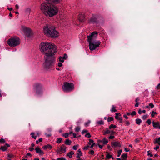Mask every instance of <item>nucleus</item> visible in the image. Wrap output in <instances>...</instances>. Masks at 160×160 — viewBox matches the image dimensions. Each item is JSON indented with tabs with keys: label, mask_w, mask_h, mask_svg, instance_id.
I'll list each match as a JSON object with an SVG mask.
<instances>
[{
	"label": "nucleus",
	"mask_w": 160,
	"mask_h": 160,
	"mask_svg": "<svg viewBox=\"0 0 160 160\" xmlns=\"http://www.w3.org/2000/svg\"><path fill=\"white\" fill-rule=\"evenodd\" d=\"M40 47V51L45 55L44 57V68L47 70L52 68L55 61L54 55L58 51L56 46L53 43L45 42H41Z\"/></svg>",
	"instance_id": "obj_1"
},
{
	"label": "nucleus",
	"mask_w": 160,
	"mask_h": 160,
	"mask_svg": "<svg viewBox=\"0 0 160 160\" xmlns=\"http://www.w3.org/2000/svg\"><path fill=\"white\" fill-rule=\"evenodd\" d=\"M47 3H43L41 5L40 9L46 16L52 17L56 15L58 12V7L54 5L60 3L62 0H46Z\"/></svg>",
	"instance_id": "obj_2"
},
{
	"label": "nucleus",
	"mask_w": 160,
	"mask_h": 160,
	"mask_svg": "<svg viewBox=\"0 0 160 160\" xmlns=\"http://www.w3.org/2000/svg\"><path fill=\"white\" fill-rule=\"evenodd\" d=\"M98 32L96 31L92 32L90 36H88V41L89 43V49L93 51L98 47L101 42L99 41L94 42L93 41L94 38H96L98 35Z\"/></svg>",
	"instance_id": "obj_3"
},
{
	"label": "nucleus",
	"mask_w": 160,
	"mask_h": 160,
	"mask_svg": "<svg viewBox=\"0 0 160 160\" xmlns=\"http://www.w3.org/2000/svg\"><path fill=\"white\" fill-rule=\"evenodd\" d=\"M43 32L46 36L52 38H56L58 36V32L55 30V27L51 25H46L43 28Z\"/></svg>",
	"instance_id": "obj_4"
},
{
	"label": "nucleus",
	"mask_w": 160,
	"mask_h": 160,
	"mask_svg": "<svg viewBox=\"0 0 160 160\" xmlns=\"http://www.w3.org/2000/svg\"><path fill=\"white\" fill-rule=\"evenodd\" d=\"M20 39L17 37L12 38L8 41V44L11 47H15L20 44Z\"/></svg>",
	"instance_id": "obj_5"
},
{
	"label": "nucleus",
	"mask_w": 160,
	"mask_h": 160,
	"mask_svg": "<svg viewBox=\"0 0 160 160\" xmlns=\"http://www.w3.org/2000/svg\"><path fill=\"white\" fill-rule=\"evenodd\" d=\"M63 90L66 92H68L72 91L74 89V84L72 83L65 82L62 86Z\"/></svg>",
	"instance_id": "obj_6"
},
{
	"label": "nucleus",
	"mask_w": 160,
	"mask_h": 160,
	"mask_svg": "<svg viewBox=\"0 0 160 160\" xmlns=\"http://www.w3.org/2000/svg\"><path fill=\"white\" fill-rule=\"evenodd\" d=\"M22 30L25 33V36L30 38L32 35V33L30 28L27 27L22 26Z\"/></svg>",
	"instance_id": "obj_7"
},
{
	"label": "nucleus",
	"mask_w": 160,
	"mask_h": 160,
	"mask_svg": "<svg viewBox=\"0 0 160 160\" xmlns=\"http://www.w3.org/2000/svg\"><path fill=\"white\" fill-rule=\"evenodd\" d=\"M36 92L37 94H40L42 92V86L39 83H36L34 85Z\"/></svg>",
	"instance_id": "obj_8"
},
{
	"label": "nucleus",
	"mask_w": 160,
	"mask_h": 160,
	"mask_svg": "<svg viewBox=\"0 0 160 160\" xmlns=\"http://www.w3.org/2000/svg\"><path fill=\"white\" fill-rule=\"evenodd\" d=\"M97 15L96 14L93 15L92 17L90 18L88 21L89 23H95L97 22Z\"/></svg>",
	"instance_id": "obj_9"
},
{
	"label": "nucleus",
	"mask_w": 160,
	"mask_h": 160,
	"mask_svg": "<svg viewBox=\"0 0 160 160\" xmlns=\"http://www.w3.org/2000/svg\"><path fill=\"white\" fill-rule=\"evenodd\" d=\"M78 18L81 22H84L85 21V16L84 14L81 13L78 15Z\"/></svg>",
	"instance_id": "obj_10"
},
{
	"label": "nucleus",
	"mask_w": 160,
	"mask_h": 160,
	"mask_svg": "<svg viewBox=\"0 0 160 160\" xmlns=\"http://www.w3.org/2000/svg\"><path fill=\"white\" fill-rule=\"evenodd\" d=\"M66 148L67 147L64 144L62 145L59 148L60 151H61L60 154L65 152Z\"/></svg>",
	"instance_id": "obj_11"
},
{
	"label": "nucleus",
	"mask_w": 160,
	"mask_h": 160,
	"mask_svg": "<svg viewBox=\"0 0 160 160\" xmlns=\"http://www.w3.org/2000/svg\"><path fill=\"white\" fill-rule=\"evenodd\" d=\"M153 126L155 129L158 128L160 129V125L158 122H152Z\"/></svg>",
	"instance_id": "obj_12"
},
{
	"label": "nucleus",
	"mask_w": 160,
	"mask_h": 160,
	"mask_svg": "<svg viewBox=\"0 0 160 160\" xmlns=\"http://www.w3.org/2000/svg\"><path fill=\"white\" fill-rule=\"evenodd\" d=\"M112 146L113 148H115L120 146V144L118 142H112Z\"/></svg>",
	"instance_id": "obj_13"
},
{
	"label": "nucleus",
	"mask_w": 160,
	"mask_h": 160,
	"mask_svg": "<svg viewBox=\"0 0 160 160\" xmlns=\"http://www.w3.org/2000/svg\"><path fill=\"white\" fill-rule=\"evenodd\" d=\"M35 150H36V152L37 153L42 154H44L43 151L42 150H41L40 148L38 147H37L35 148Z\"/></svg>",
	"instance_id": "obj_14"
},
{
	"label": "nucleus",
	"mask_w": 160,
	"mask_h": 160,
	"mask_svg": "<svg viewBox=\"0 0 160 160\" xmlns=\"http://www.w3.org/2000/svg\"><path fill=\"white\" fill-rule=\"evenodd\" d=\"M42 148L45 150H47L48 149H51L52 148V147L51 145H48L42 147Z\"/></svg>",
	"instance_id": "obj_15"
},
{
	"label": "nucleus",
	"mask_w": 160,
	"mask_h": 160,
	"mask_svg": "<svg viewBox=\"0 0 160 160\" xmlns=\"http://www.w3.org/2000/svg\"><path fill=\"white\" fill-rule=\"evenodd\" d=\"M127 153H124L122 155L121 158H122V160H126L127 158Z\"/></svg>",
	"instance_id": "obj_16"
},
{
	"label": "nucleus",
	"mask_w": 160,
	"mask_h": 160,
	"mask_svg": "<svg viewBox=\"0 0 160 160\" xmlns=\"http://www.w3.org/2000/svg\"><path fill=\"white\" fill-rule=\"evenodd\" d=\"M72 143V141L68 139H66L65 142V144L67 145H70Z\"/></svg>",
	"instance_id": "obj_17"
},
{
	"label": "nucleus",
	"mask_w": 160,
	"mask_h": 160,
	"mask_svg": "<svg viewBox=\"0 0 160 160\" xmlns=\"http://www.w3.org/2000/svg\"><path fill=\"white\" fill-rule=\"evenodd\" d=\"M7 149V147H6L5 145L3 146H1L0 148V150H2L3 151H6Z\"/></svg>",
	"instance_id": "obj_18"
},
{
	"label": "nucleus",
	"mask_w": 160,
	"mask_h": 160,
	"mask_svg": "<svg viewBox=\"0 0 160 160\" xmlns=\"http://www.w3.org/2000/svg\"><path fill=\"white\" fill-rule=\"evenodd\" d=\"M74 153L73 151H71L69 152L67 155V156H68L70 158H72V155L74 154Z\"/></svg>",
	"instance_id": "obj_19"
},
{
	"label": "nucleus",
	"mask_w": 160,
	"mask_h": 160,
	"mask_svg": "<svg viewBox=\"0 0 160 160\" xmlns=\"http://www.w3.org/2000/svg\"><path fill=\"white\" fill-rule=\"evenodd\" d=\"M110 133V131L108 130V128L105 129V131L103 132L104 135H106L107 134H109Z\"/></svg>",
	"instance_id": "obj_20"
},
{
	"label": "nucleus",
	"mask_w": 160,
	"mask_h": 160,
	"mask_svg": "<svg viewBox=\"0 0 160 160\" xmlns=\"http://www.w3.org/2000/svg\"><path fill=\"white\" fill-rule=\"evenodd\" d=\"M111 111L112 112H114L117 111V109L116 108V107L114 105L112 106V108Z\"/></svg>",
	"instance_id": "obj_21"
},
{
	"label": "nucleus",
	"mask_w": 160,
	"mask_h": 160,
	"mask_svg": "<svg viewBox=\"0 0 160 160\" xmlns=\"http://www.w3.org/2000/svg\"><path fill=\"white\" fill-rule=\"evenodd\" d=\"M142 122V120L141 119L137 118L136 120V123L138 125H139Z\"/></svg>",
	"instance_id": "obj_22"
},
{
	"label": "nucleus",
	"mask_w": 160,
	"mask_h": 160,
	"mask_svg": "<svg viewBox=\"0 0 160 160\" xmlns=\"http://www.w3.org/2000/svg\"><path fill=\"white\" fill-rule=\"evenodd\" d=\"M102 142L103 144H106L108 142V141L105 138H104L102 140Z\"/></svg>",
	"instance_id": "obj_23"
},
{
	"label": "nucleus",
	"mask_w": 160,
	"mask_h": 160,
	"mask_svg": "<svg viewBox=\"0 0 160 160\" xmlns=\"http://www.w3.org/2000/svg\"><path fill=\"white\" fill-rule=\"evenodd\" d=\"M62 142V139L61 138H58L56 142L58 143H60Z\"/></svg>",
	"instance_id": "obj_24"
},
{
	"label": "nucleus",
	"mask_w": 160,
	"mask_h": 160,
	"mask_svg": "<svg viewBox=\"0 0 160 160\" xmlns=\"http://www.w3.org/2000/svg\"><path fill=\"white\" fill-rule=\"evenodd\" d=\"M117 119L118 120L119 122L120 123H122V117H118Z\"/></svg>",
	"instance_id": "obj_25"
},
{
	"label": "nucleus",
	"mask_w": 160,
	"mask_h": 160,
	"mask_svg": "<svg viewBox=\"0 0 160 160\" xmlns=\"http://www.w3.org/2000/svg\"><path fill=\"white\" fill-rule=\"evenodd\" d=\"M31 134L32 135V138H34V139H36L37 138V136L36 135H35V133L33 132L31 133Z\"/></svg>",
	"instance_id": "obj_26"
},
{
	"label": "nucleus",
	"mask_w": 160,
	"mask_h": 160,
	"mask_svg": "<svg viewBox=\"0 0 160 160\" xmlns=\"http://www.w3.org/2000/svg\"><path fill=\"white\" fill-rule=\"evenodd\" d=\"M116 116H115V118L116 119H117L118 118V116H121V115L120 113L116 112L115 113Z\"/></svg>",
	"instance_id": "obj_27"
},
{
	"label": "nucleus",
	"mask_w": 160,
	"mask_h": 160,
	"mask_svg": "<svg viewBox=\"0 0 160 160\" xmlns=\"http://www.w3.org/2000/svg\"><path fill=\"white\" fill-rule=\"evenodd\" d=\"M65 138H68L69 136V133H65L62 135Z\"/></svg>",
	"instance_id": "obj_28"
},
{
	"label": "nucleus",
	"mask_w": 160,
	"mask_h": 160,
	"mask_svg": "<svg viewBox=\"0 0 160 160\" xmlns=\"http://www.w3.org/2000/svg\"><path fill=\"white\" fill-rule=\"evenodd\" d=\"M58 59L59 60V61L61 62H64V60H63V58H62V57L61 56H60L59 57Z\"/></svg>",
	"instance_id": "obj_29"
},
{
	"label": "nucleus",
	"mask_w": 160,
	"mask_h": 160,
	"mask_svg": "<svg viewBox=\"0 0 160 160\" xmlns=\"http://www.w3.org/2000/svg\"><path fill=\"white\" fill-rule=\"evenodd\" d=\"M146 112V111L145 110H143L142 111H141L140 109L138 111V113L139 114H141L142 112L143 113H145Z\"/></svg>",
	"instance_id": "obj_30"
},
{
	"label": "nucleus",
	"mask_w": 160,
	"mask_h": 160,
	"mask_svg": "<svg viewBox=\"0 0 160 160\" xmlns=\"http://www.w3.org/2000/svg\"><path fill=\"white\" fill-rule=\"evenodd\" d=\"M78 152L79 153L78 154H79V156H80V157L82 155V152L81 151L80 149H79L78 150Z\"/></svg>",
	"instance_id": "obj_31"
},
{
	"label": "nucleus",
	"mask_w": 160,
	"mask_h": 160,
	"mask_svg": "<svg viewBox=\"0 0 160 160\" xmlns=\"http://www.w3.org/2000/svg\"><path fill=\"white\" fill-rule=\"evenodd\" d=\"M157 114V113L156 112H155L154 111H152V112L151 116L152 117H153L155 115Z\"/></svg>",
	"instance_id": "obj_32"
},
{
	"label": "nucleus",
	"mask_w": 160,
	"mask_h": 160,
	"mask_svg": "<svg viewBox=\"0 0 160 160\" xmlns=\"http://www.w3.org/2000/svg\"><path fill=\"white\" fill-rule=\"evenodd\" d=\"M159 142H160V140L158 138L156 139L155 141L154 142V143H159Z\"/></svg>",
	"instance_id": "obj_33"
},
{
	"label": "nucleus",
	"mask_w": 160,
	"mask_h": 160,
	"mask_svg": "<svg viewBox=\"0 0 160 160\" xmlns=\"http://www.w3.org/2000/svg\"><path fill=\"white\" fill-rule=\"evenodd\" d=\"M80 130V128L79 127H76L75 128V130L76 132H79Z\"/></svg>",
	"instance_id": "obj_34"
},
{
	"label": "nucleus",
	"mask_w": 160,
	"mask_h": 160,
	"mask_svg": "<svg viewBox=\"0 0 160 160\" xmlns=\"http://www.w3.org/2000/svg\"><path fill=\"white\" fill-rule=\"evenodd\" d=\"M68 58V56L65 53L64 54L62 58L63 59H66Z\"/></svg>",
	"instance_id": "obj_35"
},
{
	"label": "nucleus",
	"mask_w": 160,
	"mask_h": 160,
	"mask_svg": "<svg viewBox=\"0 0 160 160\" xmlns=\"http://www.w3.org/2000/svg\"><path fill=\"white\" fill-rule=\"evenodd\" d=\"M148 117V115H144L142 117V118L143 120L146 119Z\"/></svg>",
	"instance_id": "obj_36"
},
{
	"label": "nucleus",
	"mask_w": 160,
	"mask_h": 160,
	"mask_svg": "<svg viewBox=\"0 0 160 160\" xmlns=\"http://www.w3.org/2000/svg\"><path fill=\"white\" fill-rule=\"evenodd\" d=\"M110 158V154L109 153L107 154L106 156L105 159H109Z\"/></svg>",
	"instance_id": "obj_37"
},
{
	"label": "nucleus",
	"mask_w": 160,
	"mask_h": 160,
	"mask_svg": "<svg viewBox=\"0 0 160 160\" xmlns=\"http://www.w3.org/2000/svg\"><path fill=\"white\" fill-rule=\"evenodd\" d=\"M88 136V138H89L91 137V136L90 135V134L89 132H87V134L85 135V136L86 137Z\"/></svg>",
	"instance_id": "obj_38"
},
{
	"label": "nucleus",
	"mask_w": 160,
	"mask_h": 160,
	"mask_svg": "<svg viewBox=\"0 0 160 160\" xmlns=\"http://www.w3.org/2000/svg\"><path fill=\"white\" fill-rule=\"evenodd\" d=\"M122 151V150H120L118 151V157H119L120 156Z\"/></svg>",
	"instance_id": "obj_39"
},
{
	"label": "nucleus",
	"mask_w": 160,
	"mask_h": 160,
	"mask_svg": "<svg viewBox=\"0 0 160 160\" xmlns=\"http://www.w3.org/2000/svg\"><path fill=\"white\" fill-rule=\"evenodd\" d=\"M28 156H30V157H32V155L31 153L28 152L27 153V155L25 157V158H27Z\"/></svg>",
	"instance_id": "obj_40"
},
{
	"label": "nucleus",
	"mask_w": 160,
	"mask_h": 160,
	"mask_svg": "<svg viewBox=\"0 0 160 160\" xmlns=\"http://www.w3.org/2000/svg\"><path fill=\"white\" fill-rule=\"evenodd\" d=\"M5 142V140L3 138H1L0 139V143H4Z\"/></svg>",
	"instance_id": "obj_41"
},
{
	"label": "nucleus",
	"mask_w": 160,
	"mask_h": 160,
	"mask_svg": "<svg viewBox=\"0 0 160 160\" xmlns=\"http://www.w3.org/2000/svg\"><path fill=\"white\" fill-rule=\"evenodd\" d=\"M57 160H66V159L63 157H61L58 158Z\"/></svg>",
	"instance_id": "obj_42"
},
{
	"label": "nucleus",
	"mask_w": 160,
	"mask_h": 160,
	"mask_svg": "<svg viewBox=\"0 0 160 160\" xmlns=\"http://www.w3.org/2000/svg\"><path fill=\"white\" fill-rule=\"evenodd\" d=\"M149 106H150V108H153L154 107V105L152 104V103H150L149 104Z\"/></svg>",
	"instance_id": "obj_43"
},
{
	"label": "nucleus",
	"mask_w": 160,
	"mask_h": 160,
	"mask_svg": "<svg viewBox=\"0 0 160 160\" xmlns=\"http://www.w3.org/2000/svg\"><path fill=\"white\" fill-rule=\"evenodd\" d=\"M98 123L100 125L103 124V122L102 120H101L98 121Z\"/></svg>",
	"instance_id": "obj_44"
},
{
	"label": "nucleus",
	"mask_w": 160,
	"mask_h": 160,
	"mask_svg": "<svg viewBox=\"0 0 160 160\" xmlns=\"http://www.w3.org/2000/svg\"><path fill=\"white\" fill-rule=\"evenodd\" d=\"M94 152L93 150H91L90 152H88L89 154H91L92 155L94 154Z\"/></svg>",
	"instance_id": "obj_45"
},
{
	"label": "nucleus",
	"mask_w": 160,
	"mask_h": 160,
	"mask_svg": "<svg viewBox=\"0 0 160 160\" xmlns=\"http://www.w3.org/2000/svg\"><path fill=\"white\" fill-rule=\"evenodd\" d=\"M117 127V126L116 125H114L113 124H111V128H115Z\"/></svg>",
	"instance_id": "obj_46"
},
{
	"label": "nucleus",
	"mask_w": 160,
	"mask_h": 160,
	"mask_svg": "<svg viewBox=\"0 0 160 160\" xmlns=\"http://www.w3.org/2000/svg\"><path fill=\"white\" fill-rule=\"evenodd\" d=\"M148 155L150 156V157H152L153 156L152 153L150 152L149 151H148Z\"/></svg>",
	"instance_id": "obj_47"
},
{
	"label": "nucleus",
	"mask_w": 160,
	"mask_h": 160,
	"mask_svg": "<svg viewBox=\"0 0 160 160\" xmlns=\"http://www.w3.org/2000/svg\"><path fill=\"white\" fill-rule=\"evenodd\" d=\"M147 122L148 123V124L149 125H150L151 123V121L150 119H148L147 120Z\"/></svg>",
	"instance_id": "obj_48"
},
{
	"label": "nucleus",
	"mask_w": 160,
	"mask_h": 160,
	"mask_svg": "<svg viewBox=\"0 0 160 160\" xmlns=\"http://www.w3.org/2000/svg\"><path fill=\"white\" fill-rule=\"evenodd\" d=\"M78 145H74L73 147V149L74 150H76L77 149V148L78 147Z\"/></svg>",
	"instance_id": "obj_49"
},
{
	"label": "nucleus",
	"mask_w": 160,
	"mask_h": 160,
	"mask_svg": "<svg viewBox=\"0 0 160 160\" xmlns=\"http://www.w3.org/2000/svg\"><path fill=\"white\" fill-rule=\"evenodd\" d=\"M77 157L78 158V159L76 160H82L80 157V156H79V154H77Z\"/></svg>",
	"instance_id": "obj_50"
},
{
	"label": "nucleus",
	"mask_w": 160,
	"mask_h": 160,
	"mask_svg": "<svg viewBox=\"0 0 160 160\" xmlns=\"http://www.w3.org/2000/svg\"><path fill=\"white\" fill-rule=\"evenodd\" d=\"M56 152H57V154H60L61 151H60V149L58 148V149H57Z\"/></svg>",
	"instance_id": "obj_51"
},
{
	"label": "nucleus",
	"mask_w": 160,
	"mask_h": 160,
	"mask_svg": "<svg viewBox=\"0 0 160 160\" xmlns=\"http://www.w3.org/2000/svg\"><path fill=\"white\" fill-rule=\"evenodd\" d=\"M87 132H88V131L87 130H83L82 132V134H83L84 133H87Z\"/></svg>",
	"instance_id": "obj_52"
},
{
	"label": "nucleus",
	"mask_w": 160,
	"mask_h": 160,
	"mask_svg": "<svg viewBox=\"0 0 160 160\" xmlns=\"http://www.w3.org/2000/svg\"><path fill=\"white\" fill-rule=\"evenodd\" d=\"M136 114V112L135 111H133L132 113H131V115L132 116H133L134 115H135Z\"/></svg>",
	"instance_id": "obj_53"
},
{
	"label": "nucleus",
	"mask_w": 160,
	"mask_h": 160,
	"mask_svg": "<svg viewBox=\"0 0 160 160\" xmlns=\"http://www.w3.org/2000/svg\"><path fill=\"white\" fill-rule=\"evenodd\" d=\"M156 88L158 89H160V83H159L158 86L156 87Z\"/></svg>",
	"instance_id": "obj_54"
},
{
	"label": "nucleus",
	"mask_w": 160,
	"mask_h": 160,
	"mask_svg": "<svg viewBox=\"0 0 160 160\" xmlns=\"http://www.w3.org/2000/svg\"><path fill=\"white\" fill-rule=\"evenodd\" d=\"M89 146H86L85 147L83 148V149L84 150H87L88 149V148L89 147Z\"/></svg>",
	"instance_id": "obj_55"
},
{
	"label": "nucleus",
	"mask_w": 160,
	"mask_h": 160,
	"mask_svg": "<svg viewBox=\"0 0 160 160\" xmlns=\"http://www.w3.org/2000/svg\"><path fill=\"white\" fill-rule=\"evenodd\" d=\"M95 145V143H93L91 145V146L90 147V148L92 149L93 148V147Z\"/></svg>",
	"instance_id": "obj_56"
},
{
	"label": "nucleus",
	"mask_w": 160,
	"mask_h": 160,
	"mask_svg": "<svg viewBox=\"0 0 160 160\" xmlns=\"http://www.w3.org/2000/svg\"><path fill=\"white\" fill-rule=\"evenodd\" d=\"M62 64L61 62H59L58 63V66L59 67H61L62 66Z\"/></svg>",
	"instance_id": "obj_57"
},
{
	"label": "nucleus",
	"mask_w": 160,
	"mask_h": 160,
	"mask_svg": "<svg viewBox=\"0 0 160 160\" xmlns=\"http://www.w3.org/2000/svg\"><path fill=\"white\" fill-rule=\"evenodd\" d=\"M102 142V140H98V145H100Z\"/></svg>",
	"instance_id": "obj_58"
},
{
	"label": "nucleus",
	"mask_w": 160,
	"mask_h": 160,
	"mask_svg": "<svg viewBox=\"0 0 160 160\" xmlns=\"http://www.w3.org/2000/svg\"><path fill=\"white\" fill-rule=\"evenodd\" d=\"M34 149V148H29V150L30 151H32Z\"/></svg>",
	"instance_id": "obj_59"
},
{
	"label": "nucleus",
	"mask_w": 160,
	"mask_h": 160,
	"mask_svg": "<svg viewBox=\"0 0 160 160\" xmlns=\"http://www.w3.org/2000/svg\"><path fill=\"white\" fill-rule=\"evenodd\" d=\"M159 146H157L156 147L154 148V149L155 150H157L159 148Z\"/></svg>",
	"instance_id": "obj_60"
},
{
	"label": "nucleus",
	"mask_w": 160,
	"mask_h": 160,
	"mask_svg": "<svg viewBox=\"0 0 160 160\" xmlns=\"http://www.w3.org/2000/svg\"><path fill=\"white\" fill-rule=\"evenodd\" d=\"M89 142H90V143H94L93 140L92 139H89Z\"/></svg>",
	"instance_id": "obj_61"
},
{
	"label": "nucleus",
	"mask_w": 160,
	"mask_h": 160,
	"mask_svg": "<svg viewBox=\"0 0 160 160\" xmlns=\"http://www.w3.org/2000/svg\"><path fill=\"white\" fill-rule=\"evenodd\" d=\"M73 137L74 138H77L76 134V133H73Z\"/></svg>",
	"instance_id": "obj_62"
},
{
	"label": "nucleus",
	"mask_w": 160,
	"mask_h": 160,
	"mask_svg": "<svg viewBox=\"0 0 160 160\" xmlns=\"http://www.w3.org/2000/svg\"><path fill=\"white\" fill-rule=\"evenodd\" d=\"M125 123H126V124L128 126L129 125V124H130V123L128 121H126L125 122Z\"/></svg>",
	"instance_id": "obj_63"
},
{
	"label": "nucleus",
	"mask_w": 160,
	"mask_h": 160,
	"mask_svg": "<svg viewBox=\"0 0 160 160\" xmlns=\"http://www.w3.org/2000/svg\"><path fill=\"white\" fill-rule=\"evenodd\" d=\"M125 151L126 152H128L129 151V149L128 148H125Z\"/></svg>",
	"instance_id": "obj_64"
}]
</instances>
